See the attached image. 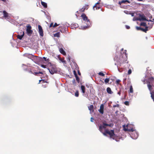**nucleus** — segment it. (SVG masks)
<instances>
[{
  "label": "nucleus",
  "instance_id": "20e7f679",
  "mask_svg": "<svg viewBox=\"0 0 154 154\" xmlns=\"http://www.w3.org/2000/svg\"><path fill=\"white\" fill-rule=\"evenodd\" d=\"M50 65V68H48V69L49 70L50 73L51 74H53L55 73H56L57 72V70L56 66L54 65H51V63L49 64V65Z\"/></svg>",
  "mask_w": 154,
  "mask_h": 154
},
{
  "label": "nucleus",
  "instance_id": "58836bf2",
  "mask_svg": "<svg viewBox=\"0 0 154 154\" xmlns=\"http://www.w3.org/2000/svg\"><path fill=\"white\" fill-rule=\"evenodd\" d=\"M125 27H126V29H130V28L129 26H127V25H126Z\"/></svg>",
  "mask_w": 154,
  "mask_h": 154
},
{
  "label": "nucleus",
  "instance_id": "423d86ee",
  "mask_svg": "<svg viewBox=\"0 0 154 154\" xmlns=\"http://www.w3.org/2000/svg\"><path fill=\"white\" fill-rule=\"evenodd\" d=\"M138 20L140 21L147 20L148 21H152L150 20H149L146 19V17L144 14H139V17H138Z\"/></svg>",
  "mask_w": 154,
  "mask_h": 154
},
{
  "label": "nucleus",
  "instance_id": "ea45409f",
  "mask_svg": "<svg viewBox=\"0 0 154 154\" xmlns=\"http://www.w3.org/2000/svg\"><path fill=\"white\" fill-rule=\"evenodd\" d=\"M41 66H42V67H43V68H46L45 66V65H42Z\"/></svg>",
  "mask_w": 154,
  "mask_h": 154
},
{
  "label": "nucleus",
  "instance_id": "393cba45",
  "mask_svg": "<svg viewBox=\"0 0 154 154\" xmlns=\"http://www.w3.org/2000/svg\"><path fill=\"white\" fill-rule=\"evenodd\" d=\"M75 95L76 97H78L79 95V93L78 91H76L75 93Z\"/></svg>",
  "mask_w": 154,
  "mask_h": 154
},
{
  "label": "nucleus",
  "instance_id": "4c0bfd02",
  "mask_svg": "<svg viewBox=\"0 0 154 154\" xmlns=\"http://www.w3.org/2000/svg\"><path fill=\"white\" fill-rule=\"evenodd\" d=\"M53 23H51L50 24V25L49 27H51L52 26H53Z\"/></svg>",
  "mask_w": 154,
  "mask_h": 154
},
{
  "label": "nucleus",
  "instance_id": "37998d69",
  "mask_svg": "<svg viewBox=\"0 0 154 154\" xmlns=\"http://www.w3.org/2000/svg\"><path fill=\"white\" fill-rule=\"evenodd\" d=\"M131 16H132V17H133V16H134V13H131Z\"/></svg>",
  "mask_w": 154,
  "mask_h": 154
},
{
  "label": "nucleus",
  "instance_id": "473e14b6",
  "mask_svg": "<svg viewBox=\"0 0 154 154\" xmlns=\"http://www.w3.org/2000/svg\"><path fill=\"white\" fill-rule=\"evenodd\" d=\"M131 70L130 69H129L128 71V74L130 75L131 73Z\"/></svg>",
  "mask_w": 154,
  "mask_h": 154
},
{
  "label": "nucleus",
  "instance_id": "dca6fc26",
  "mask_svg": "<svg viewBox=\"0 0 154 154\" xmlns=\"http://www.w3.org/2000/svg\"><path fill=\"white\" fill-rule=\"evenodd\" d=\"M59 51L61 54H62L64 55H65L66 54V53L65 51L63 50V48H60L59 49Z\"/></svg>",
  "mask_w": 154,
  "mask_h": 154
},
{
  "label": "nucleus",
  "instance_id": "5701e85b",
  "mask_svg": "<svg viewBox=\"0 0 154 154\" xmlns=\"http://www.w3.org/2000/svg\"><path fill=\"white\" fill-rule=\"evenodd\" d=\"M88 5H87L85 6L84 8V7L81 10L82 11H83L85 10H86H86L88 8Z\"/></svg>",
  "mask_w": 154,
  "mask_h": 154
},
{
  "label": "nucleus",
  "instance_id": "09e8293b",
  "mask_svg": "<svg viewBox=\"0 0 154 154\" xmlns=\"http://www.w3.org/2000/svg\"><path fill=\"white\" fill-rule=\"evenodd\" d=\"M42 80H39V82L38 83H40V82H41Z\"/></svg>",
  "mask_w": 154,
  "mask_h": 154
},
{
  "label": "nucleus",
  "instance_id": "4be33fe9",
  "mask_svg": "<svg viewBox=\"0 0 154 154\" xmlns=\"http://www.w3.org/2000/svg\"><path fill=\"white\" fill-rule=\"evenodd\" d=\"M41 4H42V5L44 6V8H47V4L46 3L44 2L41 1Z\"/></svg>",
  "mask_w": 154,
  "mask_h": 154
},
{
  "label": "nucleus",
  "instance_id": "c9c22d12",
  "mask_svg": "<svg viewBox=\"0 0 154 154\" xmlns=\"http://www.w3.org/2000/svg\"><path fill=\"white\" fill-rule=\"evenodd\" d=\"M120 81V80L119 79H117L116 81V82L118 84Z\"/></svg>",
  "mask_w": 154,
  "mask_h": 154
},
{
  "label": "nucleus",
  "instance_id": "cd10ccee",
  "mask_svg": "<svg viewBox=\"0 0 154 154\" xmlns=\"http://www.w3.org/2000/svg\"><path fill=\"white\" fill-rule=\"evenodd\" d=\"M140 25L141 26H146V23H145L142 22L140 23Z\"/></svg>",
  "mask_w": 154,
  "mask_h": 154
},
{
  "label": "nucleus",
  "instance_id": "f3484780",
  "mask_svg": "<svg viewBox=\"0 0 154 154\" xmlns=\"http://www.w3.org/2000/svg\"><path fill=\"white\" fill-rule=\"evenodd\" d=\"M24 34V32H22V34L21 35H18L17 36V38L20 40L21 39H22V38L23 37V36Z\"/></svg>",
  "mask_w": 154,
  "mask_h": 154
},
{
  "label": "nucleus",
  "instance_id": "7ed1b4c3",
  "mask_svg": "<svg viewBox=\"0 0 154 154\" xmlns=\"http://www.w3.org/2000/svg\"><path fill=\"white\" fill-rule=\"evenodd\" d=\"M81 17H82L83 21H84V23L86 24V26H82L79 28L80 29H87L91 26V24L89 19H88V17L85 15L84 14H82Z\"/></svg>",
  "mask_w": 154,
  "mask_h": 154
},
{
  "label": "nucleus",
  "instance_id": "c03bdc74",
  "mask_svg": "<svg viewBox=\"0 0 154 154\" xmlns=\"http://www.w3.org/2000/svg\"><path fill=\"white\" fill-rule=\"evenodd\" d=\"M35 73L36 74H38V73L42 74V72H39V73L37 72V73Z\"/></svg>",
  "mask_w": 154,
  "mask_h": 154
},
{
  "label": "nucleus",
  "instance_id": "412c9836",
  "mask_svg": "<svg viewBox=\"0 0 154 154\" xmlns=\"http://www.w3.org/2000/svg\"><path fill=\"white\" fill-rule=\"evenodd\" d=\"M60 32H58L54 34V36L55 37H59L60 36Z\"/></svg>",
  "mask_w": 154,
  "mask_h": 154
},
{
  "label": "nucleus",
  "instance_id": "e433bc0d",
  "mask_svg": "<svg viewBox=\"0 0 154 154\" xmlns=\"http://www.w3.org/2000/svg\"><path fill=\"white\" fill-rule=\"evenodd\" d=\"M95 8H96V10L99 9H100V7L99 6L98 7L97 5H96V7H95Z\"/></svg>",
  "mask_w": 154,
  "mask_h": 154
},
{
  "label": "nucleus",
  "instance_id": "f257e3e1",
  "mask_svg": "<svg viewBox=\"0 0 154 154\" xmlns=\"http://www.w3.org/2000/svg\"><path fill=\"white\" fill-rule=\"evenodd\" d=\"M108 126H110V125L103 123L102 125H100L99 126V130L102 133L104 136H106V134H108L110 135V137L113 140H115L116 141H119L117 140V136L114 134L113 130L109 131L106 129V127Z\"/></svg>",
  "mask_w": 154,
  "mask_h": 154
},
{
  "label": "nucleus",
  "instance_id": "4468645a",
  "mask_svg": "<svg viewBox=\"0 0 154 154\" xmlns=\"http://www.w3.org/2000/svg\"><path fill=\"white\" fill-rule=\"evenodd\" d=\"M121 56L122 57L124 58V60H126L127 58V54L126 52H123L122 53V52H121Z\"/></svg>",
  "mask_w": 154,
  "mask_h": 154
},
{
  "label": "nucleus",
  "instance_id": "bb28decb",
  "mask_svg": "<svg viewBox=\"0 0 154 154\" xmlns=\"http://www.w3.org/2000/svg\"><path fill=\"white\" fill-rule=\"evenodd\" d=\"M73 27L74 28H76L78 26V25L77 24L75 23L73 24Z\"/></svg>",
  "mask_w": 154,
  "mask_h": 154
},
{
  "label": "nucleus",
  "instance_id": "1a4fd4ad",
  "mask_svg": "<svg viewBox=\"0 0 154 154\" xmlns=\"http://www.w3.org/2000/svg\"><path fill=\"white\" fill-rule=\"evenodd\" d=\"M31 26H27L26 29V32L29 35H30L32 33V31L31 29Z\"/></svg>",
  "mask_w": 154,
  "mask_h": 154
},
{
  "label": "nucleus",
  "instance_id": "de8ad7c7",
  "mask_svg": "<svg viewBox=\"0 0 154 154\" xmlns=\"http://www.w3.org/2000/svg\"><path fill=\"white\" fill-rule=\"evenodd\" d=\"M29 73H32V71L31 70H29Z\"/></svg>",
  "mask_w": 154,
  "mask_h": 154
},
{
  "label": "nucleus",
  "instance_id": "f8f14e48",
  "mask_svg": "<svg viewBox=\"0 0 154 154\" xmlns=\"http://www.w3.org/2000/svg\"><path fill=\"white\" fill-rule=\"evenodd\" d=\"M148 84H148H149L151 86V91H152V86H151L150 85V83H154V79L152 77H150L149 79H148Z\"/></svg>",
  "mask_w": 154,
  "mask_h": 154
},
{
  "label": "nucleus",
  "instance_id": "2f4dec72",
  "mask_svg": "<svg viewBox=\"0 0 154 154\" xmlns=\"http://www.w3.org/2000/svg\"><path fill=\"white\" fill-rule=\"evenodd\" d=\"M99 2H97L94 5V6H93V9L94 10H95L94 8L95 7H96V5H97L99 4Z\"/></svg>",
  "mask_w": 154,
  "mask_h": 154
},
{
  "label": "nucleus",
  "instance_id": "a19ab883",
  "mask_svg": "<svg viewBox=\"0 0 154 154\" xmlns=\"http://www.w3.org/2000/svg\"><path fill=\"white\" fill-rule=\"evenodd\" d=\"M75 76V77H76V80L77 81H79V79L78 77H77V75H76Z\"/></svg>",
  "mask_w": 154,
  "mask_h": 154
},
{
  "label": "nucleus",
  "instance_id": "6ab92c4d",
  "mask_svg": "<svg viewBox=\"0 0 154 154\" xmlns=\"http://www.w3.org/2000/svg\"><path fill=\"white\" fill-rule=\"evenodd\" d=\"M126 2H128V3H130V2L127 0H123L121 2H119V4L121 5L122 3H125Z\"/></svg>",
  "mask_w": 154,
  "mask_h": 154
},
{
  "label": "nucleus",
  "instance_id": "b1692460",
  "mask_svg": "<svg viewBox=\"0 0 154 154\" xmlns=\"http://www.w3.org/2000/svg\"><path fill=\"white\" fill-rule=\"evenodd\" d=\"M130 92L131 93H133V89L132 88V87L131 85L130 86Z\"/></svg>",
  "mask_w": 154,
  "mask_h": 154
},
{
  "label": "nucleus",
  "instance_id": "4d7b16f0",
  "mask_svg": "<svg viewBox=\"0 0 154 154\" xmlns=\"http://www.w3.org/2000/svg\"><path fill=\"white\" fill-rule=\"evenodd\" d=\"M124 12L125 13H126L125 12V11ZM126 14H127V13H126Z\"/></svg>",
  "mask_w": 154,
  "mask_h": 154
},
{
  "label": "nucleus",
  "instance_id": "5fc2aeb1",
  "mask_svg": "<svg viewBox=\"0 0 154 154\" xmlns=\"http://www.w3.org/2000/svg\"><path fill=\"white\" fill-rule=\"evenodd\" d=\"M114 60H116V59H115V58H114Z\"/></svg>",
  "mask_w": 154,
  "mask_h": 154
},
{
  "label": "nucleus",
  "instance_id": "13d9d810",
  "mask_svg": "<svg viewBox=\"0 0 154 154\" xmlns=\"http://www.w3.org/2000/svg\"><path fill=\"white\" fill-rule=\"evenodd\" d=\"M153 21H154V18L153 19Z\"/></svg>",
  "mask_w": 154,
  "mask_h": 154
},
{
  "label": "nucleus",
  "instance_id": "a878e982",
  "mask_svg": "<svg viewBox=\"0 0 154 154\" xmlns=\"http://www.w3.org/2000/svg\"><path fill=\"white\" fill-rule=\"evenodd\" d=\"M109 81V79L108 78H106L105 79L104 82L106 83H108Z\"/></svg>",
  "mask_w": 154,
  "mask_h": 154
},
{
  "label": "nucleus",
  "instance_id": "0eeeda50",
  "mask_svg": "<svg viewBox=\"0 0 154 154\" xmlns=\"http://www.w3.org/2000/svg\"><path fill=\"white\" fill-rule=\"evenodd\" d=\"M148 87L150 91V94H151V97L152 98L153 100V101H154V91H151V86L149 84L148 85Z\"/></svg>",
  "mask_w": 154,
  "mask_h": 154
},
{
  "label": "nucleus",
  "instance_id": "9b49d317",
  "mask_svg": "<svg viewBox=\"0 0 154 154\" xmlns=\"http://www.w3.org/2000/svg\"><path fill=\"white\" fill-rule=\"evenodd\" d=\"M38 32L40 35L43 36V30L41 26L40 25L38 26Z\"/></svg>",
  "mask_w": 154,
  "mask_h": 154
},
{
  "label": "nucleus",
  "instance_id": "6e6d98bb",
  "mask_svg": "<svg viewBox=\"0 0 154 154\" xmlns=\"http://www.w3.org/2000/svg\"><path fill=\"white\" fill-rule=\"evenodd\" d=\"M62 61V62H64V61Z\"/></svg>",
  "mask_w": 154,
  "mask_h": 154
},
{
  "label": "nucleus",
  "instance_id": "79ce46f5",
  "mask_svg": "<svg viewBox=\"0 0 154 154\" xmlns=\"http://www.w3.org/2000/svg\"><path fill=\"white\" fill-rule=\"evenodd\" d=\"M94 118L92 117H91V122H93Z\"/></svg>",
  "mask_w": 154,
  "mask_h": 154
},
{
  "label": "nucleus",
  "instance_id": "f03ea898",
  "mask_svg": "<svg viewBox=\"0 0 154 154\" xmlns=\"http://www.w3.org/2000/svg\"><path fill=\"white\" fill-rule=\"evenodd\" d=\"M130 125H127L126 126L127 128H125V125H123L124 130L125 131H131V133L130 134L131 137L133 139H136L138 137V134L133 128H129L130 127Z\"/></svg>",
  "mask_w": 154,
  "mask_h": 154
},
{
  "label": "nucleus",
  "instance_id": "72a5a7b5",
  "mask_svg": "<svg viewBox=\"0 0 154 154\" xmlns=\"http://www.w3.org/2000/svg\"><path fill=\"white\" fill-rule=\"evenodd\" d=\"M59 24H57V23H55L54 25L53 26V27H55L58 26Z\"/></svg>",
  "mask_w": 154,
  "mask_h": 154
},
{
  "label": "nucleus",
  "instance_id": "ddd939ff",
  "mask_svg": "<svg viewBox=\"0 0 154 154\" xmlns=\"http://www.w3.org/2000/svg\"><path fill=\"white\" fill-rule=\"evenodd\" d=\"M115 65L117 66L119 72H122V70L119 67V66H120V62H118L117 63H115Z\"/></svg>",
  "mask_w": 154,
  "mask_h": 154
},
{
  "label": "nucleus",
  "instance_id": "8fccbe9b",
  "mask_svg": "<svg viewBox=\"0 0 154 154\" xmlns=\"http://www.w3.org/2000/svg\"><path fill=\"white\" fill-rule=\"evenodd\" d=\"M138 1H142L143 0H137Z\"/></svg>",
  "mask_w": 154,
  "mask_h": 154
},
{
  "label": "nucleus",
  "instance_id": "c756f323",
  "mask_svg": "<svg viewBox=\"0 0 154 154\" xmlns=\"http://www.w3.org/2000/svg\"><path fill=\"white\" fill-rule=\"evenodd\" d=\"M98 74L100 75L103 76H104L105 75V74H103V73H102V72H99V73H98Z\"/></svg>",
  "mask_w": 154,
  "mask_h": 154
},
{
  "label": "nucleus",
  "instance_id": "39448f33",
  "mask_svg": "<svg viewBox=\"0 0 154 154\" xmlns=\"http://www.w3.org/2000/svg\"><path fill=\"white\" fill-rule=\"evenodd\" d=\"M3 16L0 17L5 18L7 20H9V17L8 16V14L5 11H3V12L0 11V16Z\"/></svg>",
  "mask_w": 154,
  "mask_h": 154
},
{
  "label": "nucleus",
  "instance_id": "c85d7f7f",
  "mask_svg": "<svg viewBox=\"0 0 154 154\" xmlns=\"http://www.w3.org/2000/svg\"><path fill=\"white\" fill-rule=\"evenodd\" d=\"M133 20L134 21H137V20H139L138 17H134L133 18Z\"/></svg>",
  "mask_w": 154,
  "mask_h": 154
},
{
  "label": "nucleus",
  "instance_id": "603ef678",
  "mask_svg": "<svg viewBox=\"0 0 154 154\" xmlns=\"http://www.w3.org/2000/svg\"><path fill=\"white\" fill-rule=\"evenodd\" d=\"M78 74H79V75H80V73L79 71H78Z\"/></svg>",
  "mask_w": 154,
  "mask_h": 154
},
{
  "label": "nucleus",
  "instance_id": "49530a36",
  "mask_svg": "<svg viewBox=\"0 0 154 154\" xmlns=\"http://www.w3.org/2000/svg\"><path fill=\"white\" fill-rule=\"evenodd\" d=\"M118 94L119 95H120L121 94V93L120 92H119L118 93Z\"/></svg>",
  "mask_w": 154,
  "mask_h": 154
},
{
  "label": "nucleus",
  "instance_id": "3c124183",
  "mask_svg": "<svg viewBox=\"0 0 154 154\" xmlns=\"http://www.w3.org/2000/svg\"><path fill=\"white\" fill-rule=\"evenodd\" d=\"M22 66H25L26 67V66H27L26 65H24V64H22Z\"/></svg>",
  "mask_w": 154,
  "mask_h": 154
},
{
  "label": "nucleus",
  "instance_id": "864d4df0",
  "mask_svg": "<svg viewBox=\"0 0 154 154\" xmlns=\"http://www.w3.org/2000/svg\"><path fill=\"white\" fill-rule=\"evenodd\" d=\"M123 50V48L121 50H122V51Z\"/></svg>",
  "mask_w": 154,
  "mask_h": 154
},
{
  "label": "nucleus",
  "instance_id": "a211bd4d",
  "mask_svg": "<svg viewBox=\"0 0 154 154\" xmlns=\"http://www.w3.org/2000/svg\"><path fill=\"white\" fill-rule=\"evenodd\" d=\"M81 90L82 91V92L83 94H84L85 92V87L84 86L81 85Z\"/></svg>",
  "mask_w": 154,
  "mask_h": 154
},
{
  "label": "nucleus",
  "instance_id": "a18cd8bd",
  "mask_svg": "<svg viewBox=\"0 0 154 154\" xmlns=\"http://www.w3.org/2000/svg\"><path fill=\"white\" fill-rule=\"evenodd\" d=\"M43 58L45 60V61H46V57H43Z\"/></svg>",
  "mask_w": 154,
  "mask_h": 154
},
{
  "label": "nucleus",
  "instance_id": "2eb2a0df",
  "mask_svg": "<svg viewBox=\"0 0 154 154\" xmlns=\"http://www.w3.org/2000/svg\"><path fill=\"white\" fill-rule=\"evenodd\" d=\"M93 105H91L89 106L88 107V109L90 111V113H91L92 112H93L94 111L93 110Z\"/></svg>",
  "mask_w": 154,
  "mask_h": 154
},
{
  "label": "nucleus",
  "instance_id": "aec40b11",
  "mask_svg": "<svg viewBox=\"0 0 154 154\" xmlns=\"http://www.w3.org/2000/svg\"><path fill=\"white\" fill-rule=\"evenodd\" d=\"M106 91L109 94H112V93L111 88L109 87H108L107 88Z\"/></svg>",
  "mask_w": 154,
  "mask_h": 154
},
{
  "label": "nucleus",
  "instance_id": "f704fd0d",
  "mask_svg": "<svg viewBox=\"0 0 154 154\" xmlns=\"http://www.w3.org/2000/svg\"><path fill=\"white\" fill-rule=\"evenodd\" d=\"M119 107V105L118 104H117L116 105H114L113 106V107Z\"/></svg>",
  "mask_w": 154,
  "mask_h": 154
},
{
  "label": "nucleus",
  "instance_id": "9d476101",
  "mask_svg": "<svg viewBox=\"0 0 154 154\" xmlns=\"http://www.w3.org/2000/svg\"><path fill=\"white\" fill-rule=\"evenodd\" d=\"M104 108V105L103 104H101L100 106V109L98 110L99 112L101 114H103L104 113L103 110Z\"/></svg>",
  "mask_w": 154,
  "mask_h": 154
},
{
  "label": "nucleus",
  "instance_id": "7c9ffc66",
  "mask_svg": "<svg viewBox=\"0 0 154 154\" xmlns=\"http://www.w3.org/2000/svg\"><path fill=\"white\" fill-rule=\"evenodd\" d=\"M124 104L127 106H128L129 105V102L128 101H125L124 102Z\"/></svg>",
  "mask_w": 154,
  "mask_h": 154
},
{
  "label": "nucleus",
  "instance_id": "6e6552de",
  "mask_svg": "<svg viewBox=\"0 0 154 154\" xmlns=\"http://www.w3.org/2000/svg\"><path fill=\"white\" fill-rule=\"evenodd\" d=\"M136 28L137 30H140L145 32H146V31L148 30V27L147 26L146 27L145 29H143L140 27L138 26H137L136 27Z\"/></svg>",
  "mask_w": 154,
  "mask_h": 154
}]
</instances>
